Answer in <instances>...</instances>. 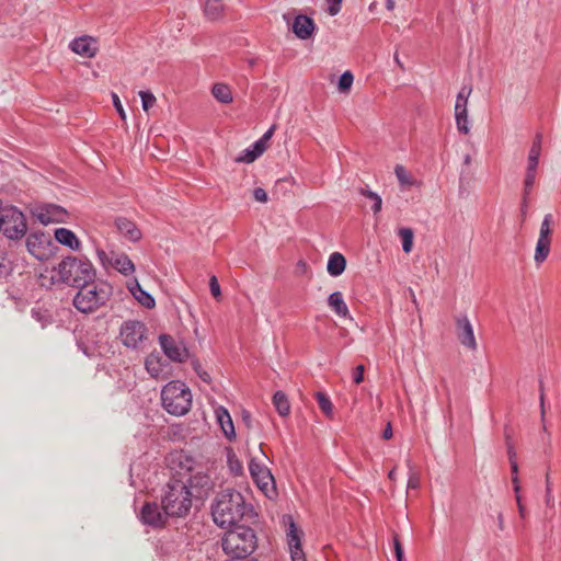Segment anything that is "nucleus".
Here are the masks:
<instances>
[{"label": "nucleus", "mask_w": 561, "mask_h": 561, "mask_svg": "<svg viewBox=\"0 0 561 561\" xmlns=\"http://www.w3.org/2000/svg\"><path fill=\"white\" fill-rule=\"evenodd\" d=\"M365 366L357 365L353 371V381L355 383H360L364 380Z\"/></svg>", "instance_id": "nucleus-49"}, {"label": "nucleus", "mask_w": 561, "mask_h": 561, "mask_svg": "<svg viewBox=\"0 0 561 561\" xmlns=\"http://www.w3.org/2000/svg\"><path fill=\"white\" fill-rule=\"evenodd\" d=\"M420 486V477L416 472L412 471L409 476L408 488L409 489H419Z\"/></svg>", "instance_id": "nucleus-51"}, {"label": "nucleus", "mask_w": 561, "mask_h": 561, "mask_svg": "<svg viewBox=\"0 0 561 561\" xmlns=\"http://www.w3.org/2000/svg\"><path fill=\"white\" fill-rule=\"evenodd\" d=\"M528 198L529 197H526V205H525V194H523V201H522V207H520V210H522L523 215H526V213H527V209H528Z\"/></svg>", "instance_id": "nucleus-61"}, {"label": "nucleus", "mask_w": 561, "mask_h": 561, "mask_svg": "<svg viewBox=\"0 0 561 561\" xmlns=\"http://www.w3.org/2000/svg\"><path fill=\"white\" fill-rule=\"evenodd\" d=\"M536 175H537L536 169H527L526 168V174H525V180H524V191H523V194H525V198L529 197V195L533 191V187L536 182Z\"/></svg>", "instance_id": "nucleus-38"}, {"label": "nucleus", "mask_w": 561, "mask_h": 561, "mask_svg": "<svg viewBox=\"0 0 561 561\" xmlns=\"http://www.w3.org/2000/svg\"><path fill=\"white\" fill-rule=\"evenodd\" d=\"M138 518L144 525L157 529L163 528L170 517L165 514L162 505L157 502H146L138 514Z\"/></svg>", "instance_id": "nucleus-9"}, {"label": "nucleus", "mask_w": 561, "mask_h": 561, "mask_svg": "<svg viewBox=\"0 0 561 561\" xmlns=\"http://www.w3.org/2000/svg\"><path fill=\"white\" fill-rule=\"evenodd\" d=\"M394 552H396L397 561H402V559H403V549H402L401 543L398 540V538H394Z\"/></svg>", "instance_id": "nucleus-56"}, {"label": "nucleus", "mask_w": 561, "mask_h": 561, "mask_svg": "<svg viewBox=\"0 0 561 561\" xmlns=\"http://www.w3.org/2000/svg\"><path fill=\"white\" fill-rule=\"evenodd\" d=\"M539 157H540V152L529 149L528 159H527V169H536L537 170L538 163H539Z\"/></svg>", "instance_id": "nucleus-47"}, {"label": "nucleus", "mask_w": 561, "mask_h": 561, "mask_svg": "<svg viewBox=\"0 0 561 561\" xmlns=\"http://www.w3.org/2000/svg\"><path fill=\"white\" fill-rule=\"evenodd\" d=\"M316 25L311 18L299 14L293 23V32L300 39H308L312 36Z\"/></svg>", "instance_id": "nucleus-19"}, {"label": "nucleus", "mask_w": 561, "mask_h": 561, "mask_svg": "<svg viewBox=\"0 0 561 561\" xmlns=\"http://www.w3.org/2000/svg\"><path fill=\"white\" fill-rule=\"evenodd\" d=\"M392 435H393V432H392L391 424L388 423L386 428L382 432V438L383 439H390L392 437Z\"/></svg>", "instance_id": "nucleus-59"}, {"label": "nucleus", "mask_w": 561, "mask_h": 561, "mask_svg": "<svg viewBox=\"0 0 561 561\" xmlns=\"http://www.w3.org/2000/svg\"><path fill=\"white\" fill-rule=\"evenodd\" d=\"M542 135L538 133L531 144L530 150H535L541 153Z\"/></svg>", "instance_id": "nucleus-54"}, {"label": "nucleus", "mask_w": 561, "mask_h": 561, "mask_svg": "<svg viewBox=\"0 0 561 561\" xmlns=\"http://www.w3.org/2000/svg\"><path fill=\"white\" fill-rule=\"evenodd\" d=\"M553 224V216L546 214L539 229V237L536 243L534 260L537 265L542 264L549 256L551 250V234Z\"/></svg>", "instance_id": "nucleus-8"}, {"label": "nucleus", "mask_w": 561, "mask_h": 561, "mask_svg": "<svg viewBox=\"0 0 561 561\" xmlns=\"http://www.w3.org/2000/svg\"><path fill=\"white\" fill-rule=\"evenodd\" d=\"M211 93L218 102L224 104H229L233 100L231 89L225 83L214 84Z\"/></svg>", "instance_id": "nucleus-29"}, {"label": "nucleus", "mask_w": 561, "mask_h": 561, "mask_svg": "<svg viewBox=\"0 0 561 561\" xmlns=\"http://www.w3.org/2000/svg\"><path fill=\"white\" fill-rule=\"evenodd\" d=\"M209 288L213 297L218 300L221 296V290L218 279L215 275H213L209 279Z\"/></svg>", "instance_id": "nucleus-46"}, {"label": "nucleus", "mask_w": 561, "mask_h": 561, "mask_svg": "<svg viewBox=\"0 0 561 561\" xmlns=\"http://www.w3.org/2000/svg\"><path fill=\"white\" fill-rule=\"evenodd\" d=\"M316 399H317L318 404H319L320 409L322 410V412L327 416H331L333 407H332V403H331V400L329 399V397L325 393L319 391L316 393Z\"/></svg>", "instance_id": "nucleus-39"}, {"label": "nucleus", "mask_w": 561, "mask_h": 561, "mask_svg": "<svg viewBox=\"0 0 561 561\" xmlns=\"http://www.w3.org/2000/svg\"><path fill=\"white\" fill-rule=\"evenodd\" d=\"M353 81H354V77L351 71L347 70V71L343 72L339 78V83H337L339 90L341 92L348 91L353 84Z\"/></svg>", "instance_id": "nucleus-40"}, {"label": "nucleus", "mask_w": 561, "mask_h": 561, "mask_svg": "<svg viewBox=\"0 0 561 561\" xmlns=\"http://www.w3.org/2000/svg\"><path fill=\"white\" fill-rule=\"evenodd\" d=\"M273 403L280 416H287L290 412V404L283 391H276L273 396Z\"/></svg>", "instance_id": "nucleus-30"}, {"label": "nucleus", "mask_w": 561, "mask_h": 561, "mask_svg": "<svg viewBox=\"0 0 561 561\" xmlns=\"http://www.w3.org/2000/svg\"><path fill=\"white\" fill-rule=\"evenodd\" d=\"M69 47L75 54L85 58L94 57L99 50L96 39L89 35L72 39Z\"/></svg>", "instance_id": "nucleus-15"}, {"label": "nucleus", "mask_w": 561, "mask_h": 561, "mask_svg": "<svg viewBox=\"0 0 561 561\" xmlns=\"http://www.w3.org/2000/svg\"><path fill=\"white\" fill-rule=\"evenodd\" d=\"M394 173H396L398 181L402 185H410L412 183L411 175L409 174V172L405 170V168L403 165L397 164L394 168Z\"/></svg>", "instance_id": "nucleus-42"}, {"label": "nucleus", "mask_w": 561, "mask_h": 561, "mask_svg": "<svg viewBox=\"0 0 561 561\" xmlns=\"http://www.w3.org/2000/svg\"><path fill=\"white\" fill-rule=\"evenodd\" d=\"M330 5H329V13L330 15H336L340 11V3L342 2V0H328Z\"/></svg>", "instance_id": "nucleus-55"}, {"label": "nucleus", "mask_w": 561, "mask_h": 561, "mask_svg": "<svg viewBox=\"0 0 561 561\" xmlns=\"http://www.w3.org/2000/svg\"><path fill=\"white\" fill-rule=\"evenodd\" d=\"M540 413H541V419L543 420L545 417V394H543V389H542V386H540Z\"/></svg>", "instance_id": "nucleus-60"}, {"label": "nucleus", "mask_w": 561, "mask_h": 561, "mask_svg": "<svg viewBox=\"0 0 561 561\" xmlns=\"http://www.w3.org/2000/svg\"><path fill=\"white\" fill-rule=\"evenodd\" d=\"M515 495H516V502H517L518 513H519V515H520V517H522V518H525L526 510H525V506H524V505H523V503H522L519 492H518V493H515Z\"/></svg>", "instance_id": "nucleus-57"}, {"label": "nucleus", "mask_w": 561, "mask_h": 561, "mask_svg": "<svg viewBox=\"0 0 561 561\" xmlns=\"http://www.w3.org/2000/svg\"><path fill=\"white\" fill-rule=\"evenodd\" d=\"M228 462L230 465V469L234 474H240L242 472V466L239 460L236 458V455L230 450L228 453Z\"/></svg>", "instance_id": "nucleus-45"}, {"label": "nucleus", "mask_w": 561, "mask_h": 561, "mask_svg": "<svg viewBox=\"0 0 561 561\" xmlns=\"http://www.w3.org/2000/svg\"><path fill=\"white\" fill-rule=\"evenodd\" d=\"M115 226L118 232L128 239L130 242H138L142 238L140 229L136 224L126 217H117Z\"/></svg>", "instance_id": "nucleus-18"}, {"label": "nucleus", "mask_w": 561, "mask_h": 561, "mask_svg": "<svg viewBox=\"0 0 561 561\" xmlns=\"http://www.w3.org/2000/svg\"><path fill=\"white\" fill-rule=\"evenodd\" d=\"M0 226L3 234L11 240L22 238L27 229L23 213L13 206L3 207L1 203Z\"/></svg>", "instance_id": "nucleus-7"}, {"label": "nucleus", "mask_w": 561, "mask_h": 561, "mask_svg": "<svg viewBox=\"0 0 561 561\" xmlns=\"http://www.w3.org/2000/svg\"><path fill=\"white\" fill-rule=\"evenodd\" d=\"M113 103H114V106L117 111V113L119 114V116L125 119L126 118V114H125V111L123 108V105L119 101V98L117 96V94H113Z\"/></svg>", "instance_id": "nucleus-53"}, {"label": "nucleus", "mask_w": 561, "mask_h": 561, "mask_svg": "<svg viewBox=\"0 0 561 561\" xmlns=\"http://www.w3.org/2000/svg\"><path fill=\"white\" fill-rule=\"evenodd\" d=\"M31 317L41 324L42 329L53 323V316L47 309L41 307L31 310Z\"/></svg>", "instance_id": "nucleus-33"}, {"label": "nucleus", "mask_w": 561, "mask_h": 561, "mask_svg": "<svg viewBox=\"0 0 561 561\" xmlns=\"http://www.w3.org/2000/svg\"><path fill=\"white\" fill-rule=\"evenodd\" d=\"M288 519L289 524L286 537L289 547L290 559L291 561H307L301 547L300 530L298 529L297 525L295 524L290 516L288 517Z\"/></svg>", "instance_id": "nucleus-13"}, {"label": "nucleus", "mask_w": 561, "mask_h": 561, "mask_svg": "<svg viewBox=\"0 0 561 561\" xmlns=\"http://www.w3.org/2000/svg\"><path fill=\"white\" fill-rule=\"evenodd\" d=\"M78 288L73 297V306L82 313H92L104 306L111 297V286L107 283L91 280Z\"/></svg>", "instance_id": "nucleus-5"}, {"label": "nucleus", "mask_w": 561, "mask_h": 561, "mask_svg": "<svg viewBox=\"0 0 561 561\" xmlns=\"http://www.w3.org/2000/svg\"><path fill=\"white\" fill-rule=\"evenodd\" d=\"M12 272V262L8 257L7 251L0 248V279L5 278Z\"/></svg>", "instance_id": "nucleus-37"}, {"label": "nucleus", "mask_w": 561, "mask_h": 561, "mask_svg": "<svg viewBox=\"0 0 561 561\" xmlns=\"http://www.w3.org/2000/svg\"><path fill=\"white\" fill-rule=\"evenodd\" d=\"M170 462L172 465V469H175V465H178L179 470H176V474L181 476L182 478L190 473L195 465L194 459L183 451L172 454Z\"/></svg>", "instance_id": "nucleus-20"}, {"label": "nucleus", "mask_w": 561, "mask_h": 561, "mask_svg": "<svg viewBox=\"0 0 561 561\" xmlns=\"http://www.w3.org/2000/svg\"><path fill=\"white\" fill-rule=\"evenodd\" d=\"M191 364H192V367H193L194 371L198 375V377L203 381L210 382L211 378H210L209 374L203 369L202 364L199 363L198 359H196V358L193 359L191 362Z\"/></svg>", "instance_id": "nucleus-43"}, {"label": "nucleus", "mask_w": 561, "mask_h": 561, "mask_svg": "<svg viewBox=\"0 0 561 561\" xmlns=\"http://www.w3.org/2000/svg\"><path fill=\"white\" fill-rule=\"evenodd\" d=\"M55 239L60 244L68 247L73 251L80 249L81 242L73 231L67 228H58L55 230Z\"/></svg>", "instance_id": "nucleus-25"}, {"label": "nucleus", "mask_w": 561, "mask_h": 561, "mask_svg": "<svg viewBox=\"0 0 561 561\" xmlns=\"http://www.w3.org/2000/svg\"><path fill=\"white\" fill-rule=\"evenodd\" d=\"M49 243V234L42 231L31 232L26 239V247L28 252L38 260L45 259Z\"/></svg>", "instance_id": "nucleus-14"}, {"label": "nucleus", "mask_w": 561, "mask_h": 561, "mask_svg": "<svg viewBox=\"0 0 561 561\" xmlns=\"http://www.w3.org/2000/svg\"><path fill=\"white\" fill-rule=\"evenodd\" d=\"M249 470L259 489L265 494H267L270 490H274V478L266 466L251 459Z\"/></svg>", "instance_id": "nucleus-12"}, {"label": "nucleus", "mask_w": 561, "mask_h": 561, "mask_svg": "<svg viewBox=\"0 0 561 561\" xmlns=\"http://www.w3.org/2000/svg\"><path fill=\"white\" fill-rule=\"evenodd\" d=\"M67 216V211L55 204H46L37 209L36 217L44 224L62 222Z\"/></svg>", "instance_id": "nucleus-17"}, {"label": "nucleus", "mask_w": 561, "mask_h": 561, "mask_svg": "<svg viewBox=\"0 0 561 561\" xmlns=\"http://www.w3.org/2000/svg\"><path fill=\"white\" fill-rule=\"evenodd\" d=\"M455 119L458 131L465 135L469 134L470 125L467 108L455 110Z\"/></svg>", "instance_id": "nucleus-35"}, {"label": "nucleus", "mask_w": 561, "mask_h": 561, "mask_svg": "<svg viewBox=\"0 0 561 561\" xmlns=\"http://www.w3.org/2000/svg\"><path fill=\"white\" fill-rule=\"evenodd\" d=\"M191 486H193V477L190 476L186 481L182 478H173L162 489L161 505L170 518L185 517L190 513L192 508Z\"/></svg>", "instance_id": "nucleus-2"}, {"label": "nucleus", "mask_w": 561, "mask_h": 561, "mask_svg": "<svg viewBox=\"0 0 561 561\" xmlns=\"http://www.w3.org/2000/svg\"><path fill=\"white\" fill-rule=\"evenodd\" d=\"M96 278V271L87 259L68 255L51 271V280L71 287H79Z\"/></svg>", "instance_id": "nucleus-3"}, {"label": "nucleus", "mask_w": 561, "mask_h": 561, "mask_svg": "<svg viewBox=\"0 0 561 561\" xmlns=\"http://www.w3.org/2000/svg\"><path fill=\"white\" fill-rule=\"evenodd\" d=\"M506 446H507V456H508L510 462L516 461V451H515L512 443L507 442Z\"/></svg>", "instance_id": "nucleus-58"}, {"label": "nucleus", "mask_w": 561, "mask_h": 561, "mask_svg": "<svg viewBox=\"0 0 561 561\" xmlns=\"http://www.w3.org/2000/svg\"><path fill=\"white\" fill-rule=\"evenodd\" d=\"M345 267H346V260L343 254H341L340 252H333L329 256V261L327 264V271L331 276H333V277L340 276L345 271Z\"/></svg>", "instance_id": "nucleus-27"}, {"label": "nucleus", "mask_w": 561, "mask_h": 561, "mask_svg": "<svg viewBox=\"0 0 561 561\" xmlns=\"http://www.w3.org/2000/svg\"><path fill=\"white\" fill-rule=\"evenodd\" d=\"M398 234L402 242V250L404 253H410L413 248L414 232L411 228H400Z\"/></svg>", "instance_id": "nucleus-34"}, {"label": "nucleus", "mask_w": 561, "mask_h": 561, "mask_svg": "<svg viewBox=\"0 0 561 561\" xmlns=\"http://www.w3.org/2000/svg\"><path fill=\"white\" fill-rule=\"evenodd\" d=\"M274 130H275V126H271L264 133V135L260 139H257L255 142H261V145L266 148V142L272 138Z\"/></svg>", "instance_id": "nucleus-52"}, {"label": "nucleus", "mask_w": 561, "mask_h": 561, "mask_svg": "<svg viewBox=\"0 0 561 561\" xmlns=\"http://www.w3.org/2000/svg\"><path fill=\"white\" fill-rule=\"evenodd\" d=\"M224 5L220 0H207L204 7V13L207 19L216 21L221 16Z\"/></svg>", "instance_id": "nucleus-31"}, {"label": "nucleus", "mask_w": 561, "mask_h": 561, "mask_svg": "<svg viewBox=\"0 0 561 561\" xmlns=\"http://www.w3.org/2000/svg\"><path fill=\"white\" fill-rule=\"evenodd\" d=\"M249 512L251 507L247 505L243 495L232 489L219 492L211 504L214 523L221 528L239 526L238 523Z\"/></svg>", "instance_id": "nucleus-1"}, {"label": "nucleus", "mask_w": 561, "mask_h": 561, "mask_svg": "<svg viewBox=\"0 0 561 561\" xmlns=\"http://www.w3.org/2000/svg\"><path fill=\"white\" fill-rule=\"evenodd\" d=\"M472 92L471 85L461 87L456 98L455 110L467 108L468 99Z\"/></svg>", "instance_id": "nucleus-36"}, {"label": "nucleus", "mask_w": 561, "mask_h": 561, "mask_svg": "<svg viewBox=\"0 0 561 561\" xmlns=\"http://www.w3.org/2000/svg\"><path fill=\"white\" fill-rule=\"evenodd\" d=\"M121 274L128 276L135 272V265L127 254L121 253L113 257L112 265Z\"/></svg>", "instance_id": "nucleus-28"}, {"label": "nucleus", "mask_w": 561, "mask_h": 561, "mask_svg": "<svg viewBox=\"0 0 561 561\" xmlns=\"http://www.w3.org/2000/svg\"><path fill=\"white\" fill-rule=\"evenodd\" d=\"M159 344L163 354L174 363H184L188 357L190 353L182 341H176L170 334H160Z\"/></svg>", "instance_id": "nucleus-11"}, {"label": "nucleus", "mask_w": 561, "mask_h": 561, "mask_svg": "<svg viewBox=\"0 0 561 561\" xmlns=\"http://www.w3.org/2000/svg\"><path fill=\"white\" fill-rule=\"evenodd\" d=\"M358 193L371 202V210L374 214H378L381 210L382 199L380 195L373 192L368 186L359 187Z\"/></svg>", "instance_id": "nucleus-32"}, {"label": "nucleus", "mask_w": 561, "mask_h": 561, "mask_svg": "<svg viewBox=\"0 0 561 561\" xmlns=\"http://www.w3.org/2000/svg\"><path fill=\"white\" fill-rule=\"evenodd\" d=\"M457 336L460 343L467 348L477 350V342L473 333V328L467 316H461L456 319Z\"/></svg>", "instance_id": "nucleus-16"}, {"label": "nucleus", "mask_w": 561, "mask_h": 561, "mask_svg": "<svg viewBox=\"0 0 561 561\" xmlns=\"http://www.w3.org/2000/svg\"><path fill=\"white\" fill-rule=\"evenodd\" d=\"M497 524H499V528L501 530H503V528H504V518H503V514L502 513H499V515H497Z\"/></svg>", "instance_id": "nucleus-62"}, {"label": "nucleus", "mask_w": 561, "mask_h": 561, "mask_svg": "<svg viewBox=\"0 0 561 561\" xmlns=\"http://www.w3.org/2000/svg\"><path fill=\"white\" fill-rule=\"evenodd\" d=\"M127 287H128L129 291L131 293V295L134 296V298L141 306H144L147 309H151L154 307V305H156L154 298L148 291L142 289V287L140 286V284L138 283L137 279H134L133 282H130Z\"/></svg>", "instance_id": "nucleus-21"}, {"label": "nucleus", "mask_w": 561, "mask_h": 561, "mask_svg": "<svg viewBox=\"0 0 561 561\" xmlns=\"http://www.w3.org/2000/svg\"><path fill=\"white\" fill-rule=\"evenodd\" d=\"M139 96L145 112H148L156 104V96L150 91H140Z\"/></svg>", "instance_id": "nucleus-41"}, {"label": "nucleus", "mask_w": 561, "mask_h": 561, "mask_svg": "<svg viewBox=\"0 0 561 561\" xmlns=\"http://www.w3.org/2000/svg\"><path fill=\"white\" fill-rule=\"evenodd\" d=\"M329 307L340 317L344 319H351L350 310L344 301L343 294L341 291H333L328 297Z\"/></svg>", "instance_id": "nucleus-24"}, {"label": "nucleus", "mask_w": 561, "mask_h": 561, "mask_svg": "<svg viewBox=\"0 0 561 561\" xmlns=\"http://www.w3.org/2000/svg\"><path fill=\"white\" fill-rule=\"evenodd\" d=\"M298 267L305 270L307 267V264L304 261H299Z\"/></svg>", "instance_id": "nucleus-64"}, {"label": "nucleus", "mask_w": 561, "mask_h": 561, "mask_svg": "<svg viewBox=\"0 0 561 561\" xmlns=\"http://www.w3.org/2000/svg\"><path fill=\"white\" fill-rule=\"evenodd\" d=\"M386 8L389 10V11H392L394 9V5H396V1L394 0H386Z\"/></svg>", "instance_id": "nucleus-63"}, {"label": "nucleus", "mask_w": 561, "mask_h": 561, "mask_svg": "<svg viewBox=\"0 0 561 561\" xmlns=\"http://www.w3.org/2000/svg\"><path fill=\"white\" fill-rule=\"evenodd\" d=\"M216 416L224 435L230 442L236 439V431L229 412L225 408L220 407L216 410Z\"/></svg>", "instance_id": "nucleus-23"}, {"label": "nucleus", "mask_w": 561, "mask_h": 561, "mask_svg": "<svg viewBox=\"0 0 561 561\" xmlns=\"http://www.w3.org/2000/svg\"><path fill=\"white\" fill-rule=\"evenodd\" d=\"M162 405L165 411L175 416L185 415L192 407V393L182 381L167 383L161 391Z\"/></svg>", "instance_id": "nucleus-6"}, {"label": "nucleus", "mask_w": 561, "mask_h": 561, "mask_svg": "<svg viewBox=\"0 0 561 561\" xmlns=\"http://www.w3.org/2000/svg\"><path fill=\"white\" fill-rule=\"evenodd\" d=\"M145 367L151 377L159 379L163 377L167 363L159 354L151 353L145 360Z\"/></svg>", "instance_id": "nucleus-22"}, {"label": "nucleus", "mask_w": 561, "mask_h": 561, "mask_svg": "<svg viewBox=\"0 0 561 561\" xmlns=\"http://www.w3.org/2000/svg\"><path fill=\"white\" fill-rule=\"evenodd\" d=\"M264 151L265 147H263L261 142H254L249 148L242 150L234 161L238 163H252L261 157Z\"/></svg>", "instance_id": "nucleus-26"}, {"label": "nucleus", "mask_w": 561, "mask_h": 561, "mask_svg": "<svg viewBox=\"0 0 561 561\" xmlns=\"http://www.w3.org/2000/svg\"><path fill=\"white\" fill-rule=\"evenodd\" d=\"M96 255L98 259L103 267H107L108 265H112L113 257L110 259L107 253L102 249H96Z\"/></svg>", "instance_id": "nucleus-48"}, {"label": "nucleus", "mask_w": 561, "mask_h": 561, "mask_svg": "<svg viewBox=\"0 0 561 561\" xmlns=\"http://www.w3.org/2000/svg\"><path fill=\"white\" fill-rule=\"evenodd\" d=\"M221 547L232 559H247L256 549V535L251 527L236 526L225 534Z\"/></svg>", "instance_id": "nucleus-4"}, {"label": "nucleus", "mask_w": 561, "mask_h": 561, "mask_svg": "<svg viewBox=\"0 0 561 561\" xmlns=\"http://www.w3.org/2000/svg\"><path fill=\"white\" fill-rule=\"evenodd\" d=\"M511 471H512V483L514 486V492L518 493L520 491L519 480H518V465L517 461L510 462Z\"/></svg>", "instance_id": "nucleus-44"}, {"label": "nucleus", "mask_w": 561, "mask_h": 561, "mask_svg": "<svg viewBox=\"0 0 561 561\" xmlns=\"http://www.w3.org/2000/svg\"><path fill=\"white\" fill-rule=\"evenodd\" d=\"M253 197L255 201L260 202V203H266L268 197H267V193L265 192L264 188L262 187H256L254 188L253 191Z\"/></svg>", "instance_id": "nucleus-50"}, {"label": "nucleus", "mask_w": 561, "mask_h": 561, "mask_svg": "<svg viewBox=\"0 0 561 561\" xmlns=\"http://www.w3.org/2000/svg\"><path fill=\"white\" fill-rule=\"evenodd\" d=\"M119 335L125 346L137 348L146 336V325L138 320L125 321L121 325Z\"/></svg>", "instance_id": "nucleus-10"}]
</instances>
